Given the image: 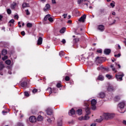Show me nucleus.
Wrapping results in <instances>:
<instances>
[{
    "instance_id": "1",
    "label": "nucleus",
    "mask_w": 126,
    "mask_h": 126,
    "mask_svg": "<svg viewBox=\"0 0 126 126\" xmlns=\"http://www.w3.org/2000/svg\"><path fill=\"white\" fill-rule=\"evenodd\" d=\"M85 106H86V115L83 117L81 116V117L79 118V121H87V120H89L90 119V117L88 116L91 113L90 112V108L88 107V106H89V104H88V102H85L84 103Z\"/></svg>"
},
{
    "instance_id": "2",
    "label": "nucleus",
    "mask_w": 126,
    "mask_h": 126,
    "mask_svg": "<svg viewBox=\"0 0 126 126\" xmlns=\"http://www.w3.org/2000/svg\"><path fill=\"white\" fill-rule=\"evenodd\" d=\"M102 118H103L104 120H110L114 118V114L108 113H104L102 115Z\"/></svg>"
},
{
    "instance_id": "3",
    "label": "nucleus",
    "mask_w": 126,
    "mask_h": 126,
    "mask_svg": "<svg viewBox=\"0 0 126 126\" xmlns=\"http://www.w3.org/2000/svg\"><path fill=\"white\" fill-rule=\"evenodd\" d=\"M115 76L117 80L122 81V80H123V77L125 76V74H124V73L122 72H119L118 74L115 75Z\"/></svg>"
},
{
    "instance_id": "4",
    "label": "nucleus",
    "mask_w": 126,
    "mask_h": 126,
    "mask_svg": "<svg viewBox=\"0 0 126 126\" xmlns=\"http://www.w3.org/2000/svg\"><path fill=\"white\" fill-rule=\"evenodd\" d=\"M97 104V101L95 99H93L91 101L92 109L93 110H96V104Z\"/></svg>"
},
{
    "instance_id": "5",
    "label": "nucleus",
    "mask_w": 126,
    "mask_h": 126,
    "mask_svg": "<svg viewBox=\"0 0 126 126\" xmlns=\"http://www.w3.org/2000/svg\"><path fill=\"white\" fill-rule=\"evenodd\" d=\"M125 106H126V103L125 101H122L118 104V107L120 109H124V108H125Z\"/></svg>"
},
{
    "instance_id": "6",
    "label": "nucleus",
    "mask_w": 126,
    "mask_h": 126,
    "mask_svg": "<svg viewBox=\"0 0 126 126\" xmlns=\"http://www.w3.org/2000/svg\"><path fill=\"white\" fill-rule=\"evenodd\" d=\"M30 121L31 123H36V121H37V119H36V117L35 116H31L30 117Z\"/></svg>"
},
{
    "instance_id": "7",
    "label": "nucleus",
    "mask_w": 126,
    "mask_h": 126,
    "mask_svg": "<svg viewBox=\"0 0 126 126\" xmlns=\"http://www.w3.org/2000/svg\"><path fill=\"white\" fill-rule=\"evenodd\" d=\"M85 19H86V15L84 14L79 19V21H80V22H84Z\"/></svg>"
},
{
    "instance_id": "8",
    "label": "nucleus",
    "mask_w": 126,
    "mask_h": 126,
    "mask_svg": "<svg viewBox=\"0 0 126 126\" xmlns=\"http://www.w3.org/2000/svg\"><path fill=\"white\" fill-rule=\"evenodd\" d=\"M98 29L100 31H101L102 32H103V31L105 30V27L104 26V25H100L98 27Z\"/></svg>"
},
{
    "instance_id": "9",
    "label": "nucleus",
    "mask_w": 126,
    "mask_h": 126,
    "mask_svg": "<svg viewBox=\"0 0 126 126\" xmlns=\"http://www.w3.org/2000/svg\"><path fill=\"white\" fill-rule=\"evenodd\" d=\"M46 113L48 116H51V115L53 114V110H52V109L51 108H47L46 110Z\"/></svg>"
},
{
    "instance_id": "10",
    "label": "nucleus",
    "mask_w": 126,
    "mask_h": 126,
    "mask_svg": "<svg viewBox=\"0 0 126 126\" xmlns=\"http://www.w3.org/2000/svg\"><path fill=\"white\" fill-rule=\"evenodd\" d=\"M69 116H73V115L75 114V110L73 108H72L71 110L68 113Z\"/></svg>"
},
{
    "instance_id": "11",
    "label": "nucleus",
    "mask_w": 126,
    "mask_h": 126,
    "mask_svg": "<svg viewBox=\"0 0 126 126\" xmlns=\"http://www.w3.org/2000/svg\"><path fill=\"white\" fill-rule=\"evenodd\" d=\"M111 53V49H106L104 50V54L105 55H110Z\"/></svg>"
},
{
    "instance_id": "12",
    "label": "nucleus",
    "mask_w": 126,
    "mask_h": 126,
    "mask_svg": "<svg viewBox=\"0 0 126 126\" xmlns=\"http://www.w3.org/2000/svg\"><path fill=\"white\" fill-rule=\"evenodd\" d=\"M105 13H106V11L105 10V9H100L99 10V14L100 15H101V14L105 15Z\"/></svg>"
},
{
    "instance_id": "13",
    "label": "nucleus",
    "mask_w": 126,
    "mask_h": 126,
    "mask_svg": "<svg viewBox=\"0 0 126 126\" xmlns=\"http://www.w3.org/2000/svg\"><path fill=\"white\" fill-rule=\"evenodd\" d=\"M57 126H63V120L59 119L57 122Z\"/></svg>"
},
{
    "instance_id": "14",
    "label": "nucleus",
    "mask_w": 126,
    "mask_h": 126,
    "mask_svg": "<svg viewBox=\"0 0 126 126\" xmlns=\"http://www.w3.org/2000/svg\"><path fill=\"white\" fill-rule=\"evenodd\" d=\"M115 89H114V87L113 86L110 85L107 88L108 91H114Z\"/></svg>"
},
{
    "instance_id": "15",
    "label": "nucleus",
    "mask_w": 126,
    "mask_h": 126,
    "mask_svg": "<svg viewBox=\"0 0 126 126\" xmlns=\"http://www.w3.org/2000/svg\"><path fill=\"white\" fill-rule=\"evenodd\" d=\"M43 42V38L40 37L37 40V45H42Z\"/></svg>"
},
{
    "instance_id": "16",
    "label": "nucleus",
    "mask_w": 126,
    "mask_h": 126,
    "mask_svg": "<svg viewBox=\"0 0 126 126\" xmlns=\"http://www.w3.org/2000/svg\"><path fill=\"white\" fill-rule=\"evenodd\" d=\"M50 4H47L45 6V7L43 8L44 11H47L48 9H50Z\"/></svg>"
},
{
    "instance_id": "17",
    "label": "nucleus",
    "mask_w": 126,
    "mask_h": 126,
    "mask_svg": "<svg viewBox=\"0 0 126 126\" xmlns=\"http://www.w3.org/2000/svg\"><path fill=\"white\" fill-rule=\"evenodd\" d=\"M98 96H99V98H104L105 96H106V95L105 94V93H104L103 92H101L98 94Z\"/></svg>"
},
{
    "instance_id": "18",
    "label": "nucleus",
    "mask_w": 126,
    "mask_h": 126,
    "mask_svg": "<svg viewBox=\"0 0 126 126\" xmlns=\"http://www.w3.org/2000/svg\"><path fill=\"white\" fill-rule=\"evenodd\" d=\"M30 6H29V3H28L24 2L22 4V7L23 8H25V7H29Z\"/></svg>"
},
{
    "instance_id": "19",
    "label": "nucleus",
    "mask_w": 126,
    "mask_h": 126,
    "mask_svg": "<svg viewBox=\"0 0 126 126\" xmlns=\"http://www.w3.org/2000/svg\"><path fill=\"white\" fill-rule=\"evenodd\" d=\"M97 80H100V81H103L104 80V76H103L102 75H99L97 78Z\"/></svg>"
},
{
    "instance_id": "20",
    "label": "nucleus",
    "mask_w": 126,
    "mask_h": 126,
    "mask_svg": "<svg viewBox=\"0 0 126 126\" xmlns=\"http://www.w3.org/2000/svg\"><path fill=\"white\" fill-rule=\"evenodd\" d=\"M54 121H55V118H54V117H52L51 119L48 118L47 119V122H49L50 124H51V123H52V122H54Z\"/></svg>"
},
{
    "instance_id": "21",
    "label": "nucleus",
    "mask_w": 126,
    "mask_h": 126,
    "mask_svg": "<svg viewBox=\"0 0 126 126\" xmlns=\"http://www.w3.org/2000/svg\"><path fill=\"white\" fill-rule=\"evenodd\" d=\"M76 113L78 114V115H79V116H80V115H82V109H78L76 111Z\"/></svg>"
},
{
    "instance_id": "22",
    "label": "nucleus",
    "mask_w": 126,
    "mask_h": 126,
    "mask_svg": "<svg viewBox=\"0 0 126 126\" xmlns=\"http://www.w3.org/2000/svg\"><path fill=\"white\" fill-rule=\"evenodd\" d=\"M103 120H104V118H103V116H100V118L96 119V121L97 123H101V122H102V121H103Z\"/></svg>"
},
{
    "instance_id": "23",
    "label": "nucleus",
    "mask_w": 126,
    "mask_h": 126,
    "mask_svg": "<svg viewBox=\"0 0 126 126\" xmlns=\"http://www.w3.org/2000/svg\"><path fill=\"white\" fill-rule=\"evenodd\" d=\"M37 120L39 122H42V121H43V117L41 115H39L38 116Z\"/></svg>"
},
{
    "instance_id": "24",
    "label": "nucleus",
    "mask_w": 126,
    "mask_h": 126,
    "mask_svg": "<svg viewBox=\"0 0 126 126\" xmlns=\"http://www.w3.org/2000/svg\"><path fill=\"white\" fill-rule=\"evenodd\" d=\"M16 7V3L13 2L12 4H11V8H12V9H14V8H15Z\"/></svg>"
},
{
    "instance_id": "25",
    "label": "nucleus",
    "mask_w": 126,
    "mask_h": 126,
    "mask_svg": "<svg viewBox=\"0 0 126 126\" xmlns=\"http://www.w3.org/2000/svg\"><path fill=\"white\" fill-rule=\"evenodd\" d=\"M27 86V83L26 82H23L21 83V86H22V87H25Z\"/></svg>"
},
{
    "instance_id": "26",
    "label": "nucleus",
    "mask_w": 126,
    "mask_h": 126,
    "mask_svg": "<svg viewBox=\"0 0 126 126\" xmlns=\"http://www.w3.org/2000/svg\"><path fill=\"white\" fill-rule=\"evenodd\" d=\"M110 67L111 68H112V70L113 71H114V72L116 73V72H117L118 71H117V70H116V68L114 67V65L113 64H111L110 65Z\"/></svg>"
},
{
    "instance_id": "27",
    "label": "nucleus",
    "mask_w": 126,
    "mask_h": 126,
    "mask_svg": "<svg viewBox=\"0 0 126 126\" xmlns=\"http://www.w3.org/2000/svg\"><path fill=\"white\" fill-rule=\"evenodd\" d=\"M50 16H51V15H50V14L46 15L44 18V20H45V21H47V20H48V19L49 20Z\"/></svg>"
},
{
    "instance_id": "28",
    "label": "nucleus",
    "mask_w": 126,
    "mask_h": 126,
    "mask_svg": "<svg viewBox=\"0 0 126 126\" xmlns=\"http://www.w3.org/2000/svg\"><path fill=\"white\" fill-rule=\"evenodd\" d=\"M88 0H77V3L78 4H80L81 3H82V2H83V1H86Z\"/></svg>"
},
{
    "instance_id": "29",
    "label": "nucleus",
    "mask_w": 126,
    "mask_h": 126,
    "mask_svg": "<svg viewBox=\"0 0 126 126\" xmlns=\"http://www.w3.org/2000/svg\"><path fill=\"white\" fill-rule=\"evenodd\" d=\"M7 54V51H6V50H3L2 51V55H3V56H5V55H6Z\"/></svg>"
},
{
    "instance_id": "30",
    "label": "nucleus",
    "mask_w": 126,
    "mask_h": 126,
    "mask_svg": "<svg viewBox=\"0 0 126 126\" xmlns=\"http://www.w3.org/2000/svg\"><path fill=\"white\" fill-rule=\"evenodd\" d=\"M60 33H64V32H65V28H62L60 30Z\"/></svg>"
},
{
    "instance_id": "31",
    "label": "nucleus",
    "mask_w": 126,
    "mask_h": 126,
    "mask_svg": "<svg viewBox=\"0 0 126 126\" xmlns=\"http://www.w3.org/2000/svg\"><path fill=\"white\" fill-rule=\"evenodd\" d=\"M73 42L74 43H77V42H79V39L78 38H76L73 39Z\"/></svg>"
},
{
    "instance_id": "32",
    "label": "nucleus",
    "mask_w": 126,
    "mask_h": 126,
    "mask_svg": "<svg viewBox=\"0 0 126 126\" xmlns=\"http://www.w3.org/2000/svg\"><path fill=\"white\" fill-rule=\"evenodd\" d=\"M120 99H121L120 98V96H116L114 98V100L115 101H116V102H118V101H119Z\"/></svg>"
},
{
    "instance_id": "33",
    "label": "nucleus",
    "mask_w": 126,
    "mask_h": 126,
    "mask_svg": "<svg viewBox=\"0 0 126 126\" xmlns=\"http://www.w3.org/2000/svg\"><path fill=\"white\" fill-rule=\"evenodd\" d=\"M5 63H6V64H8V65H9V64H10V63H11V61H10V60H8L5 61Z\"/></svg>"
},
{
    "instance_id": "34",
    "label": "nucleus",
    "mask_w": 126,
    "mask_h": 126,
    "mask_svg": "<svg viewBox=\"0 0 126 126\" xmlns=\"http://www.w3.org/2000/svg\"><path fill=\"white\" fill-rule=\"evenodd\" d=\"M4 67V65L2 64V63H0V69L1 70Z\"/></svg>"
},
{
    "instance_id": "35",
    "label": "nucleus",
    "mask_w": 126,
    "mask_h": 126,
    "mask_svg": "<svg viewBox=\"0 0 126 126\" xmlns=\"http://www.w3.org/2000/svg\"><path fill=\"white\" fill-rule=\"evenodd\" d=\"M27 27H28L29 28H31V27H32V24L30 23H28L27 24Z\"/></svg>"
},
{
    "instance_id": "36",
    "label": "nucleus",
    "mask_w": 126,
    "mask_h": 126,
    "mask_svg": "<svg viewBox=\"0 0 126 126\" xmlns=\"http://www.w3.org/2000/svg\"><path fill=\"white\" fill-rule=\"evenodd\" d=\"M106 77L108 78V79H111V78H112V77H113V76L109 75V74H107L106 75Z\"/></svg>"
},
{
    "instance_id": "37",
    "label": "nucleus",
    "mask_w": 126,
    "mask_h": 126,
    "mask_svg": "<svg viewBox=\"0 0 126 126\" xmlns=\"http://www.w3.org/2000/svg\"><path fill=\"white\" fill-rule=\"evenodd\" d=\"M47 91H49L50 94H52V88H48L47 89Z\"/></svg>"
},
{
    "instance_id": "38",
    "label": "nucleus",
    "mask_w": 126,
    "mask_h": 126,
    "mask_svg": "<svg viewBox=\"0 0 126 126\" xmlns=\"http://www.w3.org/2000/svg\"><path fill=\"white\" fill-rule=\"evenodd\" d=\"M25 12H26L27 15H30V12H29V10H25Z\"/></svg>"
},
{
    "instance_id": "39",
    "label": "nucleus",
    "mask_w": 126,
    "mask_h": 126,
    "mask_svg": "<svg viewBox=\"0 0 126 126\" xmlns=\"http://www.w3.org/2000/svg\"><path fill=\"white\" fill-rule=\"evenodd\" d=\"M7 12L8 14H11V10H10V9H7Z\"/></svg>"
},
{
    "instance_id": "40",
    "label": "nucleus",
    "mask_w": 126,
    "mask_h": 126,
    "mask_svg": "<svg viewBox=\"0 0 126 126\" xmlns=\"http://www.w3.org/2000/svg\"><path fill=\"white\" fill-rule=\"evenodd\" d=\"M25 96H26L27 97H29V93L27 92H25L24 93Z\"/></svg>"
},
{
    "instance_id": "41",
    "label": "nucleus",
    "mask_w": 126,
    "mask_h": 126,
    "mask_svg": "<svg viewBox=\"0 0 126 126\" xmlns=\"http://www.w3.org/2000/svg\"><path fill=\"white\" fill-rule=\"evenodd\" d=\"M70 79V78L67 76L65 77V80H66V81H69Z\"/></svg>"
},
{
    "instance_id": "42",
    "label": "nucleus",
    "mask_w": 126,
    "mask_h": 126,
    "mask_svg": "<svg viewBox=\"0 0 126 126\" xmlns=\"http://www.w3.org/2000/svg\"><path fill=\"white\" fill-rule=\"evenodd\" d=\"M114 57L115 58H120V57H121V53H119V54H118L117 55H115Z\"/></svg>"
},
{
    "instance_id": "43",
    "label": "nucleus",
    "mask_w": 126,
    "mask_h": 126,
    "mask_svg": "<svg viewBox=\"0 0 126 126\" xmlns=\"http://www.w3.org/2000/svg\"><path fill=\"white\" fill-rule=\"evenodd\" d=\"M2 60L3 61H5V60H7V56H4L2 58Z\"/></svg>"
},
{
    "instance_id": "44",
    "label": "nucleus",
    "mask_w": 126,
    "mask_h": 126,
    "mask_svg": "<svg viewBox=\"0 0 126 126\" xmlns=\"http://www.w3.org/2000/svg\"><path fill=\"white\" fill-rule=\"evenodd\" d=\"M38 91V90H37L36 89H34L32 90V93H36V92Z\"/></svg>"
},
{
    "instance_id": "45",
    "label": "nucleus",
    "mask_w": 126,
    "mask_h": 126,
    "mask_svg": "<svg viewBox=\"0 0 126 126\" xmlns=\"http://www.w3.org/2000/svg\"><path fill=\"white\" fill-rule=\"evenodd\" d=\"M48 20L49 21H50V22H53V21H54V20H53V18L50 17H49V18H48Z\"/></svg>"
},
{
    "instance_id": "46",
    "label": "nucleus",
    "mask_w": 126,
    "mask_h": 126,
    "mask_svg": "<svg viewBox=\"0 0 126 126\" xmlns=\"http://www.w3.org/2000/svg\"><path fill=\"white\" fill-rule=\"evenodd\" d=\"M96 52L97 53H98V54H102V49H98Z\"/></svg>"
},
{
    "instance_id": "47",
    "label": "nucleus",
    "mask_w": 126,
    "mask_h": 126,
    "mask_svg": "<svg viewBox=\"0 0 126 126\" xmlns=\"http://www.w3.org/2000/svg\"><path fill=\"white\" fill-rule=\"evenodd\" d=\"M110 5H111V6H112V7H115V2L113 1L112 3H111Z\"/></svg>"
},
{
    "instance_id": "48",
    "label": "nucleus",
    "mask_w": 126,
    "mask_h": 126,
    "mask_svg": "<svg viewBox=\"0 0 126 126\" xmlns=\"http://www.w3.org/2000/svg\"><path fill=\"white\" fill-rule=\"evenodd\" d=\"M57 87H58V88L62 87V85H61V83H58L57 84Z\"/></svg>"
},
{
    "instance_id": "49",
    "label": "nucleus",
    "mask_w": 126,
    "mask_h": 126,
    "mask_svg": "<svg viewBox=\"0 0 126 126\" xmlns=\"http://www.w3.org/2000/svg\"><path fill=\"white\" fill-rule=\"evenodd\" d=\"M18 126H24V125H23V124H22L21 123H19L18 124Z\"/></svg>"
},
{
    "instance_id": "50",
    "label": "nucleus",
    "mask_w": 126,
    "mask_h": 126,
    "mask_svg": "<svg viewBox=\"0 0 126 126\" xmlns=\"http://www.w3.org/2000/svg\"><path fill=\"white\" fill-rule=\"evenodd\" d=\"M63 55H64V53L63 52L59 53V56H61V57H62V56H63Z\"/></svg>"
},
{
    "instance_id": "51",
    "label": "nucleus",
    "mask_w": 126,
    "mask_h": 126,
    "mask_svg": "<svg viewBox=\"0 0 126 126\" xmlns=\"http://www.w3.org/2000/svg\"><path fill=\"white\" fill-rule=\"evenodd\" d=\"M21 35H22V36H24L25 35V32L24 31H22L21 32Z\"/></svg>"
},
{
    "instance_id": "52",
    "label": "nucleus",
    "mask_w": 126,
    "mask_h": 126,
    "mask_svg": "<svg viewBox=\"0 0 126 126\" xmlns=\"http://www.w3.org/2000/svg\"><path fill=\"white\" fill-rule=\"evenodd\" d=\"M63 44H65V43L66 42V41H65V39H63V40L62 41Z\"/></svg>"
},
{
    "instance_id": "53",
    "label": "nucleus",
    "mask_w": 126,
    "mask_h": 126,
    "mask_svg": "<svg viewBox=\"0 0 126 126\" xmlns=\"http://www.w3.org/2000/svg\"><path fill=\"white\" fill-rule=\"evenodd\" d=\"M63 18H66V16H67V14H63Z\"/></svg>"
},
{
    "instance_id": "54",
    "label": "nucleus",
    "mask_w": 126,
    "mask_h": 126,
    "mask_svg": "<svg viewBox=\"0 0 126 126\" xmlns=\"http://www.w3.org/2000/svg\"><path fill=\"white\" fill-rule=\"evenodd\" d=\"M9 23H14V20L12 19L9 21Z\"/></svg>"
},
{
    "instance_id": "55",
    "label": "nucleus",
    "mask_w": 126,
    "mask_h": 126,
    "mask_svg": "<svg viewBox=\"0 0 126 126\" xmlns=\"http://www.w3.org/2000/svg\"><path fill=\"white\" fill-rule=\"evenodd\" d=\"M99 59H100V57H96V58L95 62H98V61H99Z\"/></svg>"
},
{
    "instance_id": "56",
    "label": "nucleus",
    "mask_w": 126,
    "mask_h": 126,
    "mask_svg": "<svg viewBox=\"0 0 126 126\" xmlns=\"http://www.w3.org/2000/svg\"><path fill=\"white\" fill-rule=\"evenodd\" d=\"M52 3L56 4L57 2H56V0H52Z\"/></svg>"
},
{
    "instance_id": "57",
    "label": "nucleus",
    "mask_w": 126,
    "mask_h": 126,
    "mask_svg": "<svg viewBox=\"0 0 126 126\" xmlns=\"http://www.w3.org/2000/svg\"><path fill=\"white\" fill-rule=\"evenodd\" d=\"M14 17H15V18H17V19H18V18H19V17L17 15H15L14 16Z\"/></svg>"
},
{
    "instance_id": "58",
    "label": "nucleus",
    "mask_w": 126,
    "mask_h": 126,
    "mask_svg": "<svg viewBox=\"0 0 126 126\" xmlns=\"http://www.w3.org/2000/svg\"><path fill=\"white\" fill-rule=\"evenodd\" d=\"M123 124L124 125H125V126H126V120H123Z\"/></svg>"
},
{
    "instance_id": "59",
    "label": "nucleus",
    "mask_w": 126,
    "mask_h": 126,
    "mask_svg": "<svg viewBox=\"0 0 126 126\" xmlns=\"http://www.w3.org/2000/svg\"><path fill=\"white\" fill-rule=\"evenodd\" d=\"M20 24H21L20 22H19L18 23V25H19V27L20 28H21V25H20Z\"/></svg>"
},
{
    "instance_id": "60",
    "label": "nucleus",
    "mask_w": 126,
    "mask_h": 126,
    "mask_svg": "<svg viewBox=\"0 0 126 126\" xmlns=\"http://www.w3.org/2000/svg\"><path fill=\"white\" fill-rule=\"evenodd\" d=\"M2 113L4 115V114H6L7 112L6 111H2Z\"/></svg>"
},
{
    "instance_id": "61",
    "label": "nucleus",
    "mask_w": 126,
    "mask_h": 126,
    "mask_svg": "<svg viewBox=\"0 0 126 126\" xmlns=\"http://www.w3.org/2000/svg\"><path fill=\"white\" fill-rule=\"evenodd\" d=\"M112 15H116V12H112Z\"/></svg>"
},
{
    "instance_id": "62",
    "label": "nucleus",
    "mask_w": 126,
    "mask_h": 126,
    "mask_svg": "<svg viewBox=\"0 0 126 126\" xmlns=\"http://www.w3.org/2000/svg\"><path fill=\"white\" fill-rule=\"evenodd\" d=\"M91 126H96V124H93L91 125Z\"/></svg>"
},
{
    "instance_id": "63",
    "label": "nucleus",
    "mask_w": 126,
    "mask_h": 126,
    "mask_svg": "<svg viewBox=\"0 0 126 126\" xmlns=\"http://www.w3.org/2000/svg\"><path fill=\"white\" fill-rule=\"evenodd\" d=\"M72 21L71 20H68L67 22V23H71Z\"/></svg>"
},
{
    "instance_id": "64",
    "label": "nucleus",
    "mask_w": 126,
    "mask_h": 126,
    "mask_svg": "<svg viewBox=\"0 0 126 126\" xmlns=\"http://www.w3.org/2000/svg\"><path fill=\"white\" fill-rule=\"evenodd\" d=\"M2 19V16L0 15V20H1Z\"/></svg>"
}]
</instances>
